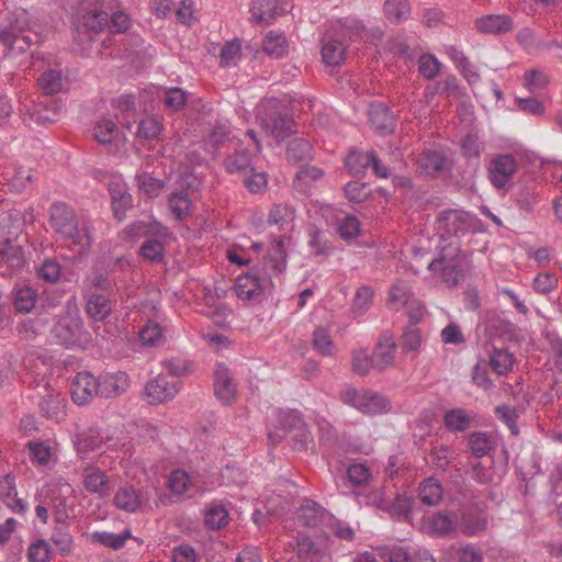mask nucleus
<instances>
[{
    "label": "nucleus",
    "instance_id": "1",
    "mask_svg": "<svg viewBox=\"0 0 562 562\" xmlns=\"http://www.w3.org/2000/svg\"><path fill=\"white\" fill-rule=\"evenodd\" d=\"M53 232L78 255H86L92 245V229L76 211L64 202H54L48 210Z\"/></svg>",
    "mask_w": 562,
    "mask_h": 562
},
{
    "label": "nucleus",
    "instance_id": "2",
    "mask_svg": "<svg viewBox=\"0 0 562 562\" xmlns=\"http://www.w3.org/2000/svg\"><path fill=\"white\" fill-rule=\"evenodd\" d=\"M286 267V251L283 238L274 240L265 262L263 273H246L236 279L235 292L241 300H252L260 295L267 283L271 282V274L281 273Z\"/></svg>",
    "mask_w": 562,
    "mask_h": 562
},
{
    "label": "nucleus",
    "instance_id": "3",
    "mask_svg": "<svg viewBox=\"0 0 562 562\" xmlns=\"http://www.w3.org/2000/svg\"><path fill=\"white\" fill-rule=\"evenodd\" d=\"M340 400L364 415L375 416L392 411L390 398L370 389L348 387L340 393Z\"/></svg>",
    "mask_w": 562,
    "mask_h": 562
},
{
    "label": "nucleus",
    "instance_id": "4",
    "mask_svg": "<svg viewBox=\"0 0 562 562\" xmlns=\"http://www.w3.org/2000/svg\"><path fill=\"white\" fill-rule=\"evenodd\" d=\"M42 40L38 32L27 27L25 20H16L0 31V42L14 54L26 52L31 45L38 44Z\"/></svg>",
    "mask_w": 562,
    "mask_h": 562
},
{
    "label": "nucleus",
    "instance_id": "5",
    "mask_svg": "<svg viewBox=\"0 0 562 562\" xmlns=\"http://www.w3.org/2000/svg\"><path fill=\"white\" fill-rule=\"evenodd\" d=\"M487 178L496 190L508 191L518 172V161L512 154H498L491 158L487 167Z\"/></svg>",
    "mask_w": 562,
    "mask_h": 562
},
{
    "label": "nucleus",
    "instance_id": "6",
    "mask_svg": "<svg viewBox=\"0 0 562 562\" xmlns=\"http://www.w3.org/2000/svg\"><path fill=\"white\" fill-rule=\"evenodd\" d=\"M37 406L42 416L59 423L66 417V397L49 383L37 384L35 387Z\"/></svg>",
    "mask_w": 562,
    "mask_h": 562
},
{
    "label": "nucleus",
    "instance_id": "7",
    "mask_svg": "<svg viewBox=\"0 0 562 562\" xmlns=\"http://www.w3.org/2000/svg\"><path fill=\"white\" fill-rule=\"evenodd\" d=\"M53 337L66 347L88 341V333L78 315L67 314L58 319L52 330Z\"/></svg>",
    "mask_w": 562,
    "mask_h": 562
},
{
    "label": "nucleus",
    "instance_id": "8",
    "mask_svg": "<svg viewBox=\"0 0 562 562\" xmlns=\"http://www.w3.org/2000/svg\"><path fill=\"white\" fill-rule=\"evenodd\" d=\"M428 269L448 286H456L463 279V258L460 255L440 256L428 262Z\"/></svg>",
    "mask_w": 562,
    "mask_h": 562
},
{
    "label": "nucleus",
    "instance_id": "9",
    "mask_svg": "<svg viewBox=\"0 0 562 562\" xmlns=\"http://www.w3.org/2000/svg\"><path fill=\"white\" fill-rule=\"evenodd\" d=\"M131 384L130 376L122 371L103 373L98 376V396L115 398L124 394Z\"/></svg>",
    "mask_w": 562,
    "mask_h": 562
},
{
    "label": "nucleus",
    "instance_id": "10",
    "mask_svg": "<svg viewBox=\"0 0 562 562\" xmlns=\"http://www.w3.org/2000/svg\"><path fill=\"white\" fill-rule=\"evenodd\" d=\"M70 393L76 404L89 403L94 396H98V376L88 371L77 373L71 383Z\"/></svg>",
    "mask_w": 562,
    "mask_h": 562
},
{
    "label": "nucleus",
    "instance_id": "11",
    "mask_svg": "<svg viewBox=\"0 0 562 562\" xmlns=\"http://www.w3.org/2000/svg\"><path fill=\"white\" fill-rule=\"evenodd\" d=\"M179 392L176 382L169 381L165 375H157L147 382L145 386V397L149 404H160L173 398Z\"/></svg>",
    "mask_w": 562,
    "mask_h": 562
},
{
    "label": "nucleus",
    "instance_id": "12",
    "mask_svg": "<svg viewBox=\"0 0 562 562\" xmlns=\"http://www.w3.org/2000/svg\"><path fill=\"white\" fill-rule=\"evenodd\" d=\"M214 393L224 405H232L236 401V383L229 370L222 363L217 364L214 373Z\"/></svg>",
    "mask_w": 562,
    "mask_h": 562
},
{
    "label": "nucleus",
    "instance_id": "13",
    "mask_svg": "<svg viewBox=\"0 0 562 562\" xmlns=\"http://www.w3.org/2000/svg\"><path fill=\"white\" fill-rule=\"evenodd\" d=\"M459 531L467 537H474L485 532L490 525V516L482 509L473 508L458 518Z\"/></svg>",
    "mask_w": 562,
    "mask_h": 562
},
{
    "label": "nucleus",
    "instance_id": "14",
    "mask_svg": "<svg viewBox=\"0 0 562 562\" xmlns=\"http://www.w3.org/2000/svg\"><path fill=\"white\" fill-rule=\"evenodd\" d=\"M59 110V106H49L46 100H41L33 106H25L22 116L29 126H45L57 120Z\"/></svg>",
    "mask_w": 562,
    "mask_h": 562
},
{
    "label": "nucleus",
    "instance_id": "15",
    "mask_svg": "<svg viewBox=\"0 0 562 562\" xmlns=\"http://www.w3.org/2000/svg\"><path fill=\"white\" fill-rule=\"evenodd\" d=\"M396 344L393 336L385 331L379 337V341L372 351L374 369L383 372L394 363Z\"/></svg>",
    "mask_w": 562,
    "mask_h": 562
},
{
    "label": "nucleus",
    "instance_id": "16",
    "mask_svg": "<svg viewBox=\"0 0 562 562\" xmlns=\"http://www.w3.org/2000/svg\"><path fill=\"white\" fill-rule=\"evenodd\" d=\"M474 27L480 33L502 35L514 30V20L508 14H486L475 19Z\"/></svg>",
    "mask_w": 562,
    "mask_h": 562
},
{
    "label": "nucleus",
    "instance_id": "17",
    "mask_svg": "<svg viewBox=\"0 0 562 562\" xmlns=\"http://www.w3.org/2000/svg\"><path fill=\"white\" fill-rule=\"evenodd\" d=\"M251 19L260 24H270L285 12L281 0H255L250 7Z\"/></svg>",
    "mask_w": 562,
    "mask_h": 562
},
{
    "label": "nucleus",
    "instance_id": "18",
    "mask_svg": "<svg viewBox=\"0 0 562 562\" xmlns=\"http://www.w3.org/2000/svg\"><path fill=\"white\" fill-rule=\"evenodd\" d=\"M0 265L5 266L10 273H16L25 265L23 248L11 237H4L0 248Z\"/></svg>",
    "mask_w": 562,
    "mask_h": 562
},
{
    "label": "nucleus",
    "instance_id": "19",
    "mask_svg": "<svg viewBox=\"0 0 562 562\" xmlns=\"http://www.w3.org/2000/svg\"><path fill=\"white\" fill-rule=\"evenodd\" d=\"M82 484L87 492L95 494L101 498L110 495L111 485L105 472L99 468L87 467L82 473Z\"/></svg>",
    "mask_w": 562,
    "mask_h": 562
},
{
    "label": "nucleus",
    "instance_id": "20",
    "mask_svg": "<svg viewBox=\"0 0 562 562\" xmlns=\"http://www.w3.org/2000/svg\"><path fill=\"white\" fill-rule=\"evenodd\" d=\"M109 193L112 200L114 216L122 221L126 211L133 206L132 195L128 193L126 184L120 181L110 182Z\"/></svg>",
    "mask_w": 562,
    "mask_h": 562
},
{
    "label": "nucleus",
    "instance_id": "21",
    "mask_svg": "<svg viewBox=\"0 0 562 562\" xmlns=\"http://www.w3.org/2000/svg\"><path fill=\"white\" fill-rule=\"evenodd\" d=\"M0 498L15 514L26 512V503L18 497L14 476L5 474L0 477Z\"/></svg>",
    "mask_w": 562,
    "mask_h": 562
},
{
    "label": "nucleus",
    "instance_id": "22",
    "mask_svg": "<svg viewBox=\"0 0 562 562\" xmlns=\"http://www.w3.org/2000/svg\"><path fill=\"white\" fill-rule=\"evenodd\" d=\"M369 120L372 127L380 134H390L394 130V120L387 106L373 103L369 108Z\"/></svg>",
    "mask_w": 562,
    "mask_h": 562
},
{
    "label": "nucleus",
    "instance_id": "23",
    "mask_svg": "<svg viewBox=\"0 0 562 562\" xmlns=\"http://www.w3.org/2000/svg\"><path fill=\"white\" fill-rule=\"evenodd\" d=\"M294 553L288 562H323L325 558V551L307 537L297 539Z\"/></svg>",
    "mask_w": 562,
    "mask_h": 562
},
{
    "label": "nucleus",
    "instance_id": "24",
    "mask_svg": "<svg viewBox=\"0 0 562 562\" xmlns=\"http://www.w3.org/2000/svg\"><path fill=\"white\" fill-rule=\"evenodd\" d=\"M114 504L117 508L135 513L140 510L145 505L143 495L137 492L133 486H123L117 490L114 496Z\"/></svg>",
    "mask_w": 562,
    "mask_h": 562
},
{
    "label": "nucleus",
    "instance_id": "25",
    "mask_svg": "<svg viewBox=\"0 0 562 562\" xmlns=\"http://www.w3.org/2000/svg\"><path fill=\"white\" fill-rule=\"evenodd\" d=\"M86 312L95 322L104 321L112 312V302L104 294L92 293L87 297Z\"/></svg>",
    "mask_w": 562,
    "mask_h": 562
},
{
    "label": "nucleus",
    "instance_id": "26",
    "mask_svg": "<svg viewBox=\"0 0 562 562\" xmlns=\"http://www.w3.org/2000/svg\"><path fill=\"white\" fill-rule=\"evenodd\" d=\"M168 487L172 494L192 497L196 491L192 477L184 470H173L168 479Z\"/></svg>",
    "mask_w": 562,
    "mask_h": 562
},
{
    "label": "nucleus",
    "instance_id": "27",
    "mask_svg": "<svg viewBox=\"0 0 562 562\" xmlns=\"http://www.w3.org/2000/svg\"><path fill=\"white\" fill-rule=\"evenodd\" d=\"M321 54L327 66H338L345 60L346 46L336 38H324Z\"/></svg>",
    "mask_w": 562,
    "mask_h": 562
},
{
    "label": "nucleus",
    "instance_id": "28",
    "mask_svg": "<svg viewBox=\"0 0 562 562\" xmlns=\"http://www.w3.org/2000/svg\"><path fill=\"white\" fill-rule=\"evenodd\" d=\"M313 146L311 142L303 137H296L289 142L286 146L288 160L299 164L312 159Z\"/></svg>",
    "mask_w": 562,
    "mask_h": 562
},
{
    "label": "nucleus",
    "instance_id": "29",
    "mask_svg": "<svg viewBox=\"0 0 562 562\" xmlns=\"http://www.w3.org/2000/svg\"><path fill=\"white\" fill-rule=\"evenodd\" d=\"M468 447L475 458L487 456L495 448L494 438L484 431H474L470 434Z\"/></svg>",
    "mask_w": 562,
    "mask_h": 562
},
{
    "label": "nucleus",
    "instance_id": "30",
    "mask_svg": "<svg viewBox=\"0 0 562 562\" xmlns=\"http://www.w3.org/2000/svg\"><path fill=\"white\" fill-rule=\"evenodd\" d=\"M516 38L528 54H537L541 50H548L553 45H557V42L554 41L549 43L537 37L535 33L528 27L520 30L517 33Z\"/></svg>",
    "mask_w": 562,
    "mask_h": 562
},
{
    "label": "nucleus",
    "instance_id": "31",
    "mask_svg": "<svg viewBox=\"0 0 562 562\" xmlns=\"http://www.w3.org/2000/svg\"><path fill=\"white\" fill-rule=\"evenodd\" d=\"M37 303L36 291L27 285L13 289V305L19 313H30Z\"/></svg>",
    "mask_w": 562,
    "mask_h": 562
},
{
    "label": "nucleus",
    "instance_id": "32",
    "mask_svg": "<svg viewBox=\"0 0 562 562\" xmlns=\"http://www.w3.org/2000/svg\"><path fill=\"white\" fill-rule=\"evenodd\" d=\"M445 427L452 432L464 431L472 425V416L463 408H453L443 416Z\"/></svg>",
    "mask_w": 562,
    "mask_h": 562
},
{
    "label": "nucleus",
    "instance_id": "33",
    "mask_svg": "<svg viewBox=\"0 0 562 562\" xmlns=\"http://www.w3.org/2000/svg\"><path fill=\"white\" fill-rule=\"evenodd\" d=\"M430 527L440 537L453 535L459 530L458 517L447 513H437L431 517Z\"/></svg>",
    "mask_w": 562,
    "mask_h": 562
},
{
    "label": "nucleus",
    "instance_id": "34",
    "mask_svg": "<svg viewBox=\"0 0 562 562\" xmlns=\"http://www.w3.org/2000/svg\"><path fill=\"white\" fill-rule=\"evenodd\" d=\"M131 538L130 530L122 533H112L108 531H94L90 535V540L93 543L102 544L113 550H119L125 546L127 539Z\"/></svg>",
    "mask_w": 562,
    "mask_h": 562
},
{
    "label": "nucleus",
    "instance_id": "35",
    "mask_svg": "<svg viewBox=\"0 0 562 562\" xmlns=\"http://www.w3.org/2000/svg\"><path fill=\"white\" fill-rule=\"evenodd\" d=\"M168 206L176 220L182 221L191 214L192 202L184 192H172L168 198Z\"/></svg>",
    "mask_w": 562,
    "mask_h": 562
},
{
    "label": "nucleus",
    "instance_id": "36",
    "mask_svg": "<svg viewBox=\"0 0 562 562\" xmlns=\"http://www.w3.org/2000/svg\"><path fill=\"white\" fill-rule=\"evenodd\" d=\"M297 520L307 527H315L322 520V507L311 499H305L299 508Z\"/></svg>",
    "mask_w": 562,
    "mask_h": 562
},
{
    "label": "nucleus",
    "instance_id": "37",
    "mask_svg": "<svg viewBox=\"0 0 562 562\" xmlns=\"http://www.w3.org/2000/svg\"><path fill=\"white\" fill-rule=\"evenodd\" d=\"M265 127L270 131L271 135L277 139L281 140L292 132L293 120L286 114H278L265 121Z\"/></svg>",
    "mask_w": 562,
    "mask_h": 562
},
{
    "label": "nucleus",
    "instance_id": "38",
    "mask_svg": "<svg viewBox=\"0 0 562 562\" xmlns=\"http://www.w3.org/2000/svg\"><path fill=\"white\" fill-rule=\"evenodd\" d=\"M56 519L58 522H61V515L57 514ZM50 540L60 551L61 555L65 557L69 554V552L71 551L72 537L65 524H59L57 527L54 528Z\"/></svg>",
    "mask_w": 562,
    "mask_h": 562
},
{
    "label": "nucleus",
    "instance_id": "39",
    "mask_svg": "<svg viewBox=\"0 0 562 562\" xmlns=\"http://www.w3.org/2000/svg\"><path fill=\"white\" fill-rule=\"evenodd\" d=\"M419 498L426 505H437L442 498L440 483L434 477L426 479L419 486Z\"/></svg>",
    "mask_w": 562,
    "mask_h": 562
},
{
    "label": "nucleus",
    "instance_id": "40",
    "mask_svg": "<svg viewBox=\"0 0 562 562\" xmlns=\"http://www.w3.org/2000/svg\"><path fill=\"white\" fill-rule=\"evenodd\" d=\"M383 9L387 20L395 23L406 20L411 14L408 0H385Z\"/></svg>",
    "mask_w": 562,
    "mask_h": 562
},
{
    "label": "nucleus",
    "instance_id": "41",
    "mask_svg": "<svg viewBox=\"0 0 562 562\" xmlns=\"http://www.w3.org/2000/svg\"><path fill=\"white\" fill-rule=\"evenodd\" d=\"M263 50L272 57H281L288 52V42L283 34L269 32L263 40Z\"/></svg>",
    "mask_w": 562,
    "mask_h": 562
},
{
    "label": "nucleus",
    "instance_id": "42",
    "mask_svg": "<svg viewBox=\"0 0 562 562\" xmlns=\"http://www.w3.org/2000/svg\"><path fill=\"white\" fill-rule=\"evenodd\" d=\"M412 289L405 281H397L394 283L389 293L390 303L396 308L404 307L412 302Z\"/></svg>",
    "mask_w": 562,
    "mask_h": 562
},
{
    "label": "nucleus",
    "instance_id": "43",
    "mask_svg": "<svg viewBox=\"0 0 562 562\" xmlns=\"http://www.w3.org/2000/svg\"><path fill=\"white\" fill-rule=\"evenodd\" d=\"M375 159V153H361L357 150L350 151L346 158V167L355 175L362 173Z\"/></svg>",
    "mask_w": 562,
    "mask_h": 562
},
{
    "label": "nucleus",
    "instance_id": "44",
    "mask_svg": "<svg viewBox=\"0 0 562 562\" xmlns=\"http://www.w3.org/2000/svg\"><path fill=\"white\" fill-rule=\"evenodd\" d=\"M225 169L229 173L246 171L251 166V156L247 149H240L224 160Z\"/></svg>",
    "mask_w": 562,
    "mask_h": 562
},
{
    "label": "nucleus",
    "instance_id": "45",
    "mask_svg": "<svg viewBox=\"0 0 562 562\" xmlns=\"http://www.w3.org/2000/svg\"><path fill=\"white\" fill-rule=\"evenodd\" d=\"M347 476L353 486H366L372 479L371 469L361 462H353L347 469Z\"/></svg>",
    "mask_w": 562,
    "mask_h": 562
},
{
    "label": "nucleus",
    "instance_id": "46",
    "mask_svg": "<svg viewBox=\"0 0 562 562\" xmlns=\"http://www.w3.org/2000/svg\"><path fill=\"white\" fill-rule=\"evenodd\" d=\"M514 358L505 349H494L490 356V367L497 374H506L513 369Z\"/></svg>",
    "mask_w": 562,
    "mask_h": 562
},
{
    "label": "nucleus",
    "instance_id": "47",
    "mask_svg": "<svg viewBox=\"0 0 562 562\" xmlns=\"http://www.w3.org/2000/svg\"><path fill=\"white\" fill-rule=\"evenodd\" d=\"M165 244L156 238H147L139 248V256L151 262H160L165 258Z\"/></svg>",
    "mask_w": 562,
    "mask_h": 562
},
{
    "label": "nucleus",
    "instance_id": "48",
    "mask_svg": "<svg viewBox=\"0 0 562 562\" xmlns=\"http://www.w3.org/2000/svg\"><path fill=\"white\" fill-rule=\"evenodd\" d=\"M1 229L7 231L5 237H11L13 241L18 243L19 235L22 233L24 218L20 212H10L2 217Z\"/></svg>",
    "mask_w": 562,
    "mask_h": 562
},
{
    "label": "nucleus",
    "instance_id": "49",
    "mask_svg": "<svg viewBox=\"0 0 562 562\" xmlns=\"http://www.w3.org/2000/svg\"><path fill=\"white\" fill-rule=\"evenodd\" d=\"M312 344L314 349L322 356H331L335 351L334 341L327 329L317 327L313 333Z\"/></svg>",
    "mask_w": 562,
    "mask_h": 562
},
{
    "label": "nucleus",
    "instance_id": "50",
    "mask_svg": "<svg viewBox=\"0 0 562 562\" xmlns=\"http://www.w3.org/2000/svg\"><path fill=\"white\" fill-rule=\"evenodd\" d=\"M38 86L46 95H54L63 88V77L57 70H48L38 78Z\"/></svg>",
    "mask_w": 562,
    "mask_h": 562
},
{
    "label": "nucleus",
    "instance_id": "51",
    "mask_svg": "<svg viewBox=\"0 0 562 562\" xmlns=\"http://www.w3.org/2000/svg\"><path fill=\"white\" fill-rule=\"evenodd\" d=\"M136 183L138 189L148 198L158 196L165 187V182L162 180L156 179L147 172L138 173L136 176Z\"/></svg>",
    "mask_w": 562,
    "mask_h": 562
},
{
    "label": "nucleus",
    "instance_id": "52",
    "mask_svg": "<svg viewBox=\"0 0 562 562\" xmlns=\"http://www.w3.org/2000/svg\"><path fill=\"white\" fill-rule=\"evenodd\" d=\"M351 369L361 376L368 375L371 369H374L372 356L364 349H356L351 353Z\"/></svg>",
    "mask_w": 562,
    "mask_h": 562
},
{
    "label": "nucleus",
    "instance_id": "53",
    "mask_svg": "<svg viewBox=\"0 0 562 562\" xmlns=\"http://www.w3.org/2000/svg\"><path fill=\"white\" fill-rule=\"evenodd\" d=\"M116 132L117 127L113 121L102 119L93 128V137L101 145H109L113 142Z\"/></svg>",
    "mask_w": 562,
    "mask_h": 562
},
{
    "label": "nucleus",
    "instance_id": "54",
    "mask_svg": "<svg viewBox=\"0 0 562 562\" xmlns=\"http://www.w3.org/2000/svg\"><path fill=\"white\" fill-rule=\"evenodd\" d=\"M228 522V513L221 504H212L205 513V524L211 529H221Z\"/></svg>",
    "mask_w": 562,
    "mask_h": 562
},
{
    "label": "nucleus",
    "instance_id": "55",
    "mask_svg": "<svg viewBox=\"0 0 562 562\" xmlns=\"http://www.w3.org/2000/svg\"><path fill=\"white\" fill-rule=\"evenodd\" d=\"M294 220V209L288 204H276L270 210L268 223L283 227Z\"/></svg>",
    "mask_w": 562,
    "mask_h": 562
},
{
    "label": "nucleus",
    "instance_id": "56",
    "mask_svg": "<svg viewBox=\"0 0 562 562\" xmlns=\"http://www.w3.org/2000/svg\"><path fill=\"white\" fill-rule=\"evenodd\" d=\"M445 157L437 150H426L419 158L420 168L427 173H436L441 171L445 165Z\"/></svg>",
    "mask_w": 562,
    "mask_h": 562
},
{
    "label": "nucleus",
    "instance_id": "57",
    "mask_svg": "<svg viewBox=\"0 0 562 562\" xmlns=\"http://www.w3.org/2000/svg\"><path fill=\"white\" fill-rule=\"evenodd\" d=\"M495 415L508 427L512 435H519V427L517 425L518 413L516 408L505 404L498 405L495 407Z\"/></svg>",
    "mask_w": 562,
    "mask_h": 562
},
{
    "label": "nucleus",
    "instance_id": "58",
    "mask_svg": "<svg viewBox=\"0 0 562 562\" xmlns=\"http://www.w3.org/2000/svg\"><path fill=\"white\" fill-rule=\"evenodd\" d=\"M231 139L232 137L229 126L223 123H216L212 126L210 133L207 134L205 143L207 145H213L214 147H220L225 145Z\"/></svg>",
    "mask_w": 562,
    "mask_h": 562
},
{
    "label": "nucleus",
    "instance_id": "59",
    "mask_svg": "<svg viewBox=\"0 0 562 562\" xmlns=\"http://www.w3.org/2000/svg\"><path fill=\"white\" fill-rule=\"evenodd\" d=\"M161 132V123L157 117L143 119L137 128V136L145 139H155Z\"/></svg>",
    "mask_w": 562,
    "mask_h": 562
},
{
    "label": "nucleus",
    "instance_id": "60",
    "mask_svg": "<svg viewBox=\"0 0 562 562\" xmlns=\"http://www.w3.org/2000/svg\"><path fill=\"white\" fill-rule=\"evenodd\" d=\"M108 13L102 10H90L82 15V23L91 31L98 32L108 25Z\"/></svg>",
    "mask_w": 562,
    "mask_h": 562
},
{
    "label": "nucleus",
    "instance_id": "61",
    "mask_svg": "<svg viewBox=\"0 0 562 562\" xmlns=\"http://www.w3.org/2000/svg\"><path fill=\"white\" fill-rule=\"evenodd\" d=\"M220 64L222 67L235 66L240 58V45L236 41L227 42L221 49Z\"/></svg>",
    "mask_w": 562,
    "mask_h": 562
},
{
    "label": "nucleus",
    "instance_id": "62",
    "mask_svg": "<svg viewBox=\"0 0 562 562\" xmlns=\"http://www.w3.org/2000/svg\"><path fill=\"white\" fill-rule=\"evenodd\" d=\"M457 562H484L482 549L474 544L468 543L456 550Z\"/></svg>",
    "mask_w": 562,
    "mask_h": 562
},
{
    "label": "nucleus",
    "instance_id": "63",
    "mask_svg": "<svg viewBox=\"0 0 562 562\" xmlns=\"http://www.w3.org/2000/svg\"><path fill=\"white\" fill-rule=\"evenodd\" d=\"M30 562H48L50 558V547L47 541L41 539L33 542L27 550Z\"/></svg>",
    "mask_w": 562,
    "mask_h": 562
},
{
    "label": "nucleus",
    "instance_id": "64",
    "mask_svg": "<svg viewBox=\"0 0 562 562\" xmlns=\"http://www.w3.org/2000/svg\"><path fill=\"white\" fill-rule=\"evenodd\" d=\"M61 268L57 260L46 259L38 269V276L46 282L55 283L60 279Z\"/></svg>",
    "mask_w": 562,
    "mask_h": 562
}]
</instances>
